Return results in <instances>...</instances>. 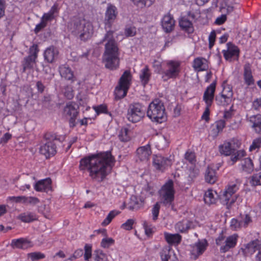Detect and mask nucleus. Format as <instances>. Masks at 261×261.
Masks as SVG:
<instances>
[{
	"label": "nucleus",
	"mask_w": 261,
	"mask_h": 261,
	"mask_svg": "<svg viewBox=\"0 0 261 261\" xmlns=\"http://www.w3.org/2000/svg\"><path fill=\"white\" fill-rule=\"evenodd\" d=\"M205 181L210 184H214L217 180V176L215 170L212 167L208 166L205 173Z\"/></svg>",
	"instance_id": "cd10ccee"
},
{
	"label": "nucleus",
	"mask_w": 261,
	"mask_h": 261,
	"mask_svg": "<svg viewBox=\"0 0 261 261\" xmlns=\"http://www.w3.org/2000/svg\"><path fill=\"white\" fill-rule=\"evenodd\" d=\"M245 152L243 150L237 151L236 153L234 152V154L231 156V161L234 163L241 158L245 156Z\"/></svg>",
	"instance_id": "864d4df0"
},
{
	"label": "nucleus",
	"mask_w": 261,
	"mask_h": 261,
	"mask_svg": "<svg viewBox=\"0 0 261 261\" xmlns=\"http://www.w3.org/2000/svg\"><path fill=\"white\" fill-rule=\"evenodd\" d=\"M216 85V81H215L206 88L203 94V99L206 103L207 107L202 116V118L206 121L209 119V107L211 106L214 98Z\"/></svg>",
	"instance_id": "423d86ee"
},
{
	"label": "nucleus",
	"mask_w": 261,
	"mask_h": 261,
	"mask_svg": "<svg viewBox=\"0 0 261 261\" xmlns=\"http://www.w3.org/2000/svg\"><path fill=\"white\" fill-rule=\"evenodd\" d=\"M131 79L132 75L130 71H125L120 77L118 85L115 88L116 99H120L126 96L130 84Z\"/></svg>",
	"instance_id": "20e7f679"
},
{
	"label": "nucleus",
	"mask_w": 261,
	"mask_h": 261,
	"mask_svg": "<svg viewBox=\"0 0 261 261\" xmlns=\"http://www.w3.org/2000/svg\"><path fill=\"white\" fill-rule=\"evenodd\" d=\"M174 194L173 181L170 179L164 184V206L169 210L173 209L172 202L174 199Z\"/></svg>",
	"instance_id": "0eeeda50"
},
{
	"label": "nucleus",
	"mask_w": 261,
	"mask_h": 261,
	"mask_svg": "<svg viewBox=\"0 0 261 261\" xmlns=\"http://www.w3.org/2000/svg\"><path fill=\"white\" fill-rule=\"evenodd\" d=\"M38 52L39 49L37 44H33L30 48V55L24 58L22 63L23 72L27 69H31L33 68L34 65L36 64Z\"/></svg>",
	"instance_id": "6e6552de"
},
{
	"label": "nucleus",
	"mask_w": 261,
	"mask_h": 261,
	"mask_svg": "<svg viewBox=\"0 0 261 261\" xmlns=\"http://www.w3.org/2000/svg\"><path fill=\"white\" fill-rule=\"evenodd\" d=\"M238 236L233 234L227 237L223 242L224 245H223L220 247V251L221 252H226L228 251L230 248H233L237 241Z\"/></svg>",
	"instance_id": "f3484780"
},
{
	"label": "nucleus",
	"mask_w": 261,
	"mask_h": 261,
	"mask_svg": "<svg viewBox=\"0 0 261 261\" xmlns=\"http://www.w3.org/2000/svg\"><path fill=\"white\" fill-rule=\"evenodd\" d=\"M116 8L115 6L112 5H109L107 9L106 12L105 21L106 25L110 27L111 23L116 18Z\"/></svg>",
	"instance_id": "b1692460"
},
{
	"label": "nucleus",
	"mask_w": 261,
	"mask_h": 261,
	"mask_svg": "<svg viewBox=\"0 0 261 261\" xmlns=\"http://www.w3.org/2000/svg\"><path fill=\"white\" fill-rule=\"evenodd\" d=\"M238 189L236 184L229 185L221 195V199L224 201V204H226L228 207L235 202L237 196H235L233 197L231 196L237 191Z\"/></svg>",
	"instance_id": "9d476101"
},
{
	"label": "nucleus",
	"mask_w": 261,
	"mask_h": 261,
	"mask_svg": "<svg viewBox=\"0 0 261 261\" xmlns=\"http://www.w3.org/2000/svg\"><path fill=\"white\" fill-rule=\"evenodd\" d=\"M93 33V29L92 24L90 22H84L82 27L81 31L77 34L79 35L80 39L85 41L90 38Z\"/></svg>",
	"instance_id": "ddd939ff"
},
{
	"label": "nucleus",
	"mask_w": 261,
	"mask_h": 261,
	"mask_svg": "<svg viewBox=\"0 0 261 261\" xmlns=\"http://www.w3.org/2000/svg\"><path fill=\"white\" fill-rule=\"evenodd\" d=\"M175 21L170 15L164 16V31L166 33L171 32L174 28Z\"/></svg>",
	"instance_id": "72a5a7b5"
},
{
	"label": "nucleus",
	"mask_w": 261,
	"mask_h": 261,
	"mask_svg": "<svg viewBox=\"0 0 261 261\" xmlns=\"http://www.w3.org/2000/svg\"><path fill=\"white\" fill-rule=\"evenodd\" d=\"M144 107L139 103H133L129 105L127 113V119L133 123L139 121L145 115Z\"/></svg>",
	"instance_id": "39448f33"
},
{
	"label": "nucleus",
	"mask_w": 261,
	"mask_h": 261,
	"mask_svg": "<svg viewBox=\"0 0 261 261\" xmlns=\"http://www.w3.org/2000/svg\"><path fill=\"white\" fill-rule=\"evenodd\" d=\"M222 94H224L227 98V101H231L233 96V92L231 88L229 87H224Z\"/></svg>",
	"instance_id": "de8ad7c7"
},
{
	"label": "nucleus",
	"mask_w": 261,
	"mask_h": 261,
	"mask_svg": "<svg viewBox=\"0 0 261 261\" xmlns=\"http://www.w3.org/2000/svg\"><path fill=\"white\" fill-rule=\"evenodd\" d=\"M143 205V201L135 195H132L128 203V208L130 211H137Z\"/></svg>",
	"instance_id": "5701e85b"
},
{
	"label": "nucleus",
	"mask_w": 261,
	"mask_h": 261,
	"mask_svg": "<svg viewBox=\"0 0 261 261\" xmlns=\"http://www.w3.org/2000/svg\"><path fill=\"white\" fill-rule=\"evenodd\" d=\"M59 71L62 77L68 80L73 81L74 75L72 71L65 65H62L59 68Z\"/></svg>",
	"instance_id": "c756f323"
},
{
	"label": "nucleus",
	"mask_w": 261,
	"mask_h": 261,
	"mask_svg": "<svg viewBox=\"0 0 261 261\" xmlns=\"http://www.w3.org/2000/svg\"><path fill=\"white\" fill-rule=\"evenodd\" d=\"M164 261H177V259L174 254L169 252L168 255H165Z\"/></svg>",
	"instance_id": "774afa93"
},
{
	"label": "nucleus",
	"mask_w": 261,
	"mask_h": 261,
	"mask_svg": "<svg viewBox=\"0 0 261 261\" xmlns=\"http://www.w3.org/2000/svg\"><path fill=\"white\" fill-rule=\"evenodd\" d=\"M29 256L33 260H37L45 257L44 254L40 252L32 253L29 254Z\"/></svg>",
	"instance_id": "e2e57ef3"
},
{
	"label": "nucleus",
	"mask_w": 261,
	"mask_h": 261,
	"mask_svg": "<svg viewBox=\"0 0 261 261\" xmlns=\"http://www.w3.org/2000/svg\"><path fill=\"white\" fill-rule=\"evenodd\" d=\"M64 94L68 99H71L74 96L73 90L70 86H68L64 88Z\"/></svg>",
	"instance_id": "603ef678"
},
{
	"label": "nucleus",
	"mask_w": 261,
	"mask_h": 261,
	"mask_svg": "<svg viewBox=\"0 0 261 261\" xmlns=\"http://www.w3.org/2000/svg\"><path fill=\"white\" fill-rule=\"evenodd\" d=\"M137 154L141 161H147L151 154L150 145L148 144L138 148L137 150Z\"/></svg>",
	"instance_id": "aec40b11"
},
{
	"label": "nucleus",
	"mask_w": 261,
	"mask_h": 261,
	"mask_svg": "<svg viewBox=\"0 0 261 261\" xmlns=\"http://www.w3.org/2000/svg\"><path fill=\"white\" fill-rule=\"evenodd\" d=\"M134 223V220L128 219L125 223L122 225L121 227L126 230H130L133 228V225Z\"/></svg>",
	"instance_id": "052dcab7"
},
{
	"label": "nucleus",
	"mask_w": 261,
	"mask_h": 261,
	"mask_svg": "<svg viewBox=\"0 0 261 261\" xmlns=\"http://www.w3.org/2000/svg\"><path fill=\"white\" fill-rule=\"evenodd\" d=\"M18 219L24 223H30L36 220V215L32 212H26L20 214L18 217Z\"/></svg>",
	"instance_id": "f704fd0d"
},
{
	"label": "nucleus",
	"mask_w": 261,
	"mask_h": 261,
	"mask_svg": "<svg viewBox=\"0 0 261 261\" xmlns=\"http://www.w3.org/2000/svg\"><path fill=\"white\" fill-rule=\"evenodd\" d=\"M227 50H223V53L226 60H231L232 57H238L239 55V50L237 46L231 42L227 44Z\"/></svg>",
	"instance_id": "dca6fc26"
},
{
	"label": "nucleus",
	"mask_w": 261,
	"mask_h": 261,
	"mask_svg": "<svg viewBox=\"0 0 261 261\" xmlns=\"http://www.w3.org/2000/svg\"><path fill=\"white\" fill-rule=\"evenodd\" d=\"M86 20L82 18L79 17H73L68 22V29L72 33L75 35L81 31V28L83 25L84 22Z\"/></svg>",
	"instance_id": "2eb2a0df"
},
{
	"label": "nucleus",
	"mask_w": 261,
	"mask_h": 261,
	"mask_svg": "<svg viewBox=\"0 0 261 261\" xmlns=\"http://www.w3.org/2000/svg\"><path fill=\"white\" fill-rule=\"evenodd\" d=\"M77 106L73 102H68L64 109V114L69 118V124L70 127L75 126V119L79 114Z\"/></svg>",
	"instance_id": "9b49d317"
},
{
	"label": "nucleus",
	"mask_w": 261,
	"mask_h": 261,
	"mask_svg": "<svg viewBox=\"0 0 261 261\" xmlns=\"http://www.w3.org/2000/svg\"><path fill=\"white\" fill-rule=\"evenodd\" d=\"M234 146L230 142H225L219 146V151L222 154L229 155L235 151Z\"/></svg>",
	"instance_id": "bb28decb"
},
{
	"label": "nucleus",
	"mask_w": 261,
	"mask_h": 261,
	"mask_svg": "<svg viewBox=\"0 0 261 261\" xmlns=\"http://www.w3.org/2000/svg\"><path fill=\"white\" fill-rule=\"evenodd\" d=\"M239 220L242 227H246L251 221V218L248 215H245L244 218L241 217Z\"/></svg>",
	"instance_id": "6e6d98bb"
},
{
	"label": "nucleus",
	"mask_w": 261,
	"mask_h": 261,
	"mask_svg": "<svg viewBox=\"0 0 261 261\" xmlns=\"http://www.w3.org/2000/svg\"><path fill=\"white\" fill-rule=\"evenodd\" d=\"M204 200L205 202L208 204L215 203V199L212 190H208L205 192L204 196Z\"/></svg>",
	"instance_id": "58836bf2"
},
{
	"label": "nucleus",
	"mask_w": 261,
	"mask_h": 261,
	"mask_svg": "<svg viewBox=\"0 0 261 261\" xmlns=\"http://www.w3.org/2000/svg\"><path fill=\"white\" fill-rule=\"evenodd\" d=\"M125 33L126 36H133L136 34V29L133 27L126 28L125 30Z\"/></svg>",
	"instance_id": "69168bd1"
},
{
	"label": "nucleus",
	"mask_w": 261,
	"mask_h": 261,
	"mask_svg": "<svg viewBox=\"0 0 261 261\" xmlns=\"http://www.w3.org/2000/svg\"><path fill=\"white\" fill-rule=\"evenodd\" d=\"M147 116L153 122L161 124L163 122V101L155 99L149 105Z\"/></svg>",
	"instance_id": "7ed1b4c3"
},
{
	"label": "nucleus",
	"mask_w": 261,
	"mask_h": 261,
	"mask_svg": "<svg viewBox=\"0 0 261 261\" xmlns=\"http://www.w3.org/2000/svg\"><path fill=\"white\" fill-rule=\"evenodd\" d=\"M244 77L245 83L248 85H251L254 83V80L251 70V66L249 63L246 64L244 66Z\"/></svg>",
	"instance_id": "7c9ffc66"
},
{
	"label": "nucleus",
	"mask_w": 261,
	"mask_h": 261,
	"mask_svg": "<svg viewBox=\"0 0 261 261\" xmlns=\"http://www.w3.org/2000/svg\"><path fill=\"white\" fill-rule=\"evenodd\" d=\"M246 251L251 254L257 252L256 255V259L261 261V242L255 240L248 243L246 247Z\"/></svg>",
	"instance_id": "4468645a"
},
{
	"label": "nucleus",
	"mask_w": 261,
	"mask_h": 261,
	"mask_svg": "<svg viewBox=\"0 0 261 261\" xmlns=\"http://www.w3.org/2000/svg\"><path fill=\"white\" fill-rule=\"evenodd\" d=\"M57 140L56 138L52 140H48L40 148V152L45 155L46 159L54 155L56 153V145L54 141Z\"/></svg>",
	"instance_id": "f8f14e48"
},
{
	"label": "nucleus",
	"mask_w": 261,
	"mask_h": 261,
	"mask_svg": "<svg viewBox=\"0 0 261 261\" xmlns=\"http://www.w3.org/2000/svg\"><path fill=\"white\" fill-rule=\"evenodd\" d=\"M104 42H106V43L103 56V62L106 68L110 70H115L119 67V58L118 48L113 36V31H108L103 38L98 44Z\"/></svg>",
	"instance_id": "f03ea898"
},
{
	"label": "nucleus",
	"mask_w": 261,
	"mask_h": 261,
	"mask_svg": "<svg viewBox=\"0 0 261 261\" xmlns=\"http://www.w3.org/2000/svg\"><path fill=\"white\" fill-rule=\"evenodd\" d=\"M129 130L127 128H122L119 133L118 138L121 142H127L130 140V137L128 134Z\"/></svg>",
	"instance_id": "4c0bfd02"
},
{
	"label": "nucleus",
	"mask_w": 261,
	"mask_h": 261,
	"mask_svg": "<svg viewBox=\"0 0 261 261\" xmlns=\"http://www.w3.org/2000/svg\"><path fill=\"white\" fill-rule=\"evenodd\" d=\"M151 75V73L147 66L141 70L140 79L142 85L145 87L148 84Z\"/></svg>",
	"instance_id": "473e14b6"
},
{
	"label": "nucleus",
	"mask_w": 261,
	"mask_h": 261,
	"mask_svg": "<svg viewBox=\"0 0 261 261\" xmlns=\"http://www.w3.org/2000/svg\"><path fill=\"white\" fill-rule=\"evenodd\" d=\"M189 176L188 177V180L191 182L199 174V170L194 168H190L189 169Z\"/></svg>",
	"instance_id": "49530a36"
},
{
	"label": "nucleus",
	"mask_w": 261,
	"mask_h": 261,
	"mask_svg": "<svg viewBox=\"0 0 261 261\" xmlns=\"http://www.w3.org/2000/svg\"><path fill=\"white\" fill-rule=\"evenodd\" d=\"M179 24L181 29L186 32L191 33L193 32L192 22L186 17H182L179 21Z\"/></svg>",
	"instance_id": "2f4dec72"
},
{
	"label": "nucleus",
	"mask_w": 261,
	"mask_h": 261,
	"mask_svg": "<svg viewBox=\"0 0 261 261\" xmlns=\"http://www.w3.org/2000/svg\"><path fill=\"white\" fill-rule=\"evenodd\" d=\"M83 255V250L81 249H77L75 251L72 256L70 257V259H76L81 257Z\"/></svg>",
	"instance_id": "338daca9"
},
{
	"label": "nucleus",
	"mask_w": 261,
	"mask_h": 261,
	"mask_svg": "<svg viewBox=\"0 0 261 261\" xmlns=\"http://www.w3.org/2000/svg\"><path fill=\"white\" fill-rule=\"evenodd\" d=\"M252 108L255 110L261 111V98H256L253 101Z\"/></svg>",
	"instance_id": "4d7b16f0"
},
{
	"label": "nucleus",
	"mask_w": 261,
	"mask_h": 261,
	"mask_svg": "<svg viewBox=\"0 0 261 261\" xmlns=\"http://www.w3.org/2000/svg\"><path fill=\"white\" fill-rule=\"evenodd\" d=\"M216 38V33L215 31H213L211 32L209 35L208 40H209V47L211 48L214 44V42Z\"/></svg>",
	"instance_id": "0e129e2a"
},
{
	"label": "nucleus",
	"mask_w": 261,
	"mask_h": 261,
	"mask_svg": "<svg viewBox=\"0 0 261 261\" xmlns=\"http://www.w3.org/2000/svg\"><path fill=\"white\" fill-rule=\"evenodd\" d=\"M39 202L37 198L34 197H25L24 203L35 204Z\"/></svg>",
	"instance_id": "680f3d73"
},
{
	"label": "nucleus",
	"mask_w": 261,
	"mask_h": 261,
	"mask_svg": "<svg viewBox=\"0 0 261 261\" xmlns=\"http://www.w3.org/2000/svg\"><path fill=\"white\" fill-rule=\"evenodd\" d=\"M180 63L178 61L170 60L166 62V70L164 71V81L175 79L180 71Z\"/></svg>",
	"instance_id": "1a4fd4ad"
},
{
	"label": "nucleus",
	"mask_w": 261,
	"mask_h": 261,
	"mask_svg": "<svg viewBox=\"0 0 261 261\" xmlns=\"http://www.w3.org/2000/svg\"><path fill=\"white\" fill-rule=\"evenodd\" d=\"M162 59L160 58L158 59L154 60L153 62V67L154 68L155 71L160 73L162 71Z\"/></svg>",
	"instance_id": "8fccbe9b"
},
{
	"label": "nucleus",
	"mask_w": 261,
	"mask_h": 261,
	"mask_svg": "<svg viewBox=\"0 0 261 261\" xmlns=\"http://www.w3.org/2000/svg\"><path fill=\"white\" fill-rule=\"evenodd\" d=\"M252 127L256 133L261 134V115L257 114L249 117Z\"/></svg>",
	"instance_id": "393cba45"
},
{
	"label": "nucleus",
	"mask_w": 261,
	"mask_h": 261,
	"mask_svg": "<svg viewBox=\"0 0 261 261\" xmlns=\"http://www.w3.org/2000/svg\"><path fill=\"white\" fill-rule=\"evenodd\" d=\"M161 203L162 202H157L153 206L152 214L153 221H155L158 219Z\"/></svg>",
	"instance_id": "c03bdc74"
},
{
	"label": "nucleus",
	"mask_w": 261,
	"mask_h": 261,
	"mask_svg": "<svg viewBox=\"0 0 261 261\" xmlns=\"http://www.w3.org/2000/svg\"><path fill=\"white\" fill-rule=\"evenodd\" d=\"M193 66L198 71L205 70L208 67L207 61L202 58L195 59L194 61Z\"/></svg>",
	"instance_id": "a878e982"
},
{
	"label": "nucleus",
	"mask_w": 261,
	"mask_h": 261,
	"mask_svg": "<svg viewBox=\"0 0 261 261\" xmlns=\"http://www.w3.org/2000/svg\"><path fill=\"white\" fill-rule=\"evenodd\" d=\"M190 224L187 221H182L177 223L176 228L180 232H185L190 228Z\"/></svg>",
	"instance_id": "79ce46f5"
},
{
	"label": "nucleus",
	"mask_w": 261,
	"mask_h": 261,
	"mask_svg": "<svg viewBox=\"0 0 261 261\" xmlns=\"http://www.w3.org/2000/svg\"><path fill=\"white\" fill-rule=\"evenodd\" d=\"M206 241L205 240L199 241L192 246L191 254L195 258L201 254L206 248Z\"/></svg>",
	"instance_id": "412c9836"
},
{
	"label": "nucleus",
	"mask_w": 261,
	"mask_h": 261,
	"mask_svg": "<svg viewBox=\"0 0 261 261\" xmlns=\"http://www.w3.org/2000/svg\"><path fill=\"white\" fill-rule=\"evenodd\" d=\"M85 253L84 254L85 260L88 261L92 255V246L89 244H86L85 247Z\"/></svg>",
	"instance_id": "09e8293b"
},
{
	"label": "nucleus",
	"mask_w": 261,
	"mask_h": 261,
	"mask_svg": "<svg viewBox=\"0 0 261 261\" xmlns=\"http://www.w3.org/2000/svg\"><path fill=\"white\" fill-rule=\"evenodd\" d=\"M242 168L244 171L251 173L254 169L253 164L250 158L245 159L242 162Z\"/></svg>",
	"instance_id": "e433bc0d"
},
{
	"label": "nucleus",
	"mask_w": 261,
	"mask_h": 261,
	"mask_svg": "<svg viewBox=\"0 0 261 261\" xmlns=\"http://www.w3.org/2000/svg\"><path fill=\"white\" fill-rule=\"evenodd\" d=\"M216 100L218 102V104L221 105H228L231 101H228L227 98L223 94H221L219 96L216 97Z\"/></svg>",
	"instance_id": "3c124183"
},
{
	"label": "nucleus",
	"mask_w": 261,
	"mask_h": 261,
	"mask_svg": "<svg viewBox=\"0 0 261 261\" xmlns=\"http://www.w3.org/2000/svg\"><path fill=\"white\" fill-rule=\"evenodd\" d=\"M164 236L166 241L170 245H177L180 243L181 240V236L178 233H164Z\"/></svg>",
	"instance_id": "c85d7f7f"
},
{
	"label": "nucleus",
	"mask_w": 261,
	"mask_h": 261,
	"mask_svg": "<svg viewBox=\"0 0 261 261\" xmlns=\"http://www.w3.org/2000/svg\"><path fill=\"white\" fill-rule=\"evenodd\" d=\"M250 183L253 186L261 185V172L252 175Z\"/></svg>",
	"instance_id": "ea45409f"
},
{
	"label": "nucleus",
	"mask_w": 261,
	"mask_h": 261,
	"mask_svg": "<svg viewBox=\"0 0 261 261\" xmlns=\"http://www.w3.org/2000/svg\"><path fill=\"white\" fill-rule=\"evenodd\" d=\"M225 126V121L224 120H220L215 122L213 125V128L211 130L212 135L216 137L220 132H222Z\"/></svg>",
	"instance_id": "c9c22d12"
},
{
	"label": "nucleus",
	"mask_w": 261,
	"mask_h": 261,
	"mask_svg": "<svg viewBox=\"0 0 261 261\" xmlns=\"http://www.w3.org/2000/svg\"><path fill=\"white\" fill-rule=\"evenodd\" d=\"M120 213V212L117 211H112L108 214L106 218L102 223L103 226H106L108 225L112 220V219L117 215Z\"/></svg>",
	"instance_id": "a19ab883"
},
{
	"label": "nucleus",
	"mask_w": 261,
	"mask_h": 261,
	"mask_svg": "<svg viewBox=\"0 0 261 261\" xmlns=\"http://www.w3.org/2000/svg\"><path fill=\"white\" fill-rule=\"evenodd\" d=\"M114 162V158L111 152L107 151L82 159L79 168L80 170H87L91 178L101 182L111 171Z\"/></svg>",
	"instance_id": "f257e3e1"
},
{
	"label": "nucleus",
	"mask_w": 261,
	"mask_h": 261,
	"mask_svg": "<svg viewBox=\"0 0 261 261\" xmlns=\"http://www.w3.org/2000/svg\"><path fill=\"white\" fill-rule=\"evenodd\" d=\"M11 245L13 248L27 249L32 246L31 242L24 238L14 239L12 241Z\"/></svg>",
	"instance_id": "4be33fe9"
},
{
	"label": "nucleus",
	"mask_w": 261,
	"mask_h": 261,
	"mask_svg": "<svg viewBox=\"0 0 261 261\" xmlns=\"http://www.w3.org/2000/svg\"><path fill=\"white\" fill-rule=\"evenodd\" d=\"M153 164L156 169H160L163 165V158L155 156L153 159Z\"/></svg>",
	"instance_id": "5fc2aeb1"
},
{
	"label": "nucleus",
	"mask_w": 261,
	"mask_h": 261,
	"mask_svg": "<svg viewBox=\"0 0 261 261\" xmlns=\"http://www.w3.org/2000/svg\"><path fill=\"white\" fill-rule=\"evenodd\" d=\"M25 199V196H12L9 197L8 199L11 201H14L16 203H24V199Z\"/></svg>",
	"instance_id": "bf43d9fd"
},
{
	"label": "nucleus",
	"mask_w": 261,
	"mask_h": 261,
	"mask_svg": "<svg viewBox=\"0 0 261 261\" xmlns=\"http://www.w3.org/2000/svg\"><path fill=\"white\" fill-rule=\"evenodd\" d=\"M115 241L111 238H103L101 242L100 246L104 248H108L111 245H113Z\"/></svg>",
	"instance_id": "a18cd8bd"
},
{
	"label": "nucleus",
	"mask_w": 261,
	"mask_h": 261,
	"mask_svg": "<svg viewBox=\"0 0 261 261\" xmlns=\"http://www.w3.org/2000/svg\"><path fill=\"white\" fill-rule=\"evenodd\" d=\"M261 143V138H257L254 140L252 145L250 146L249 150L252 151L260 146Z\"/></svg>",
	"instance_id": "13d9d810"
},
{
	"label": "nucleus",
	"mask_w": 261,
	"mask_h": 261,
	"mask_svg": "<svg viewBox=\"0 0 261 261\" xmlns=\"http://www.w3.org/2000/svg\"><path fill=\"white\" fill-rule=\"evenodd\" d=\"M51 180L49 178L39 180L35 184V189L38 192H48L51 190Z\"/></svg>",
	"instance_id": "a211bd4d"
},
{
	"label": "nucleus",
	"mask_w": 261,
	"mask_h": 261,
	"mask_svg": "<svg viewBox=\"0 0 261 261\" xmlns=\"http://www.w3.org/2000/svg\"><path fill=\"white\" fill-rule=\"evenodd\" d=\"M59 51L54 46H50L46 48L44 53V59L48 63H53L58 56Z\"/></svg>",
	"instance_id": "6ab92c4d"
},
{
	"label": "nucleus",
	"mask_w": 261,
	"mask_h": 261,
	"mask_svg": "<svg viewBox=\"0 0 261 261\" xmlns=\"http://www.w3.org/2000/svg\"><path fill=\"white\" fill-rule=\"evenodd\" d=\"M95 260L96 261H107V255L100 250H97L94 251Z\"/></svg>",
	"instance_id": "37998d69"
}]
</instances>
